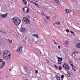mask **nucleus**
I'll use <instances>...</instances> for the list:
<instances>
[{
  "label": "nucleus",
  "mask_w": 80,
  "mask_h": 80,
  "mask_svg": "<svg viewBox=\"0 0 80 80\" xmlns=\"http://www.w3.org/2000/svg\"><path fill=\"white\" fill-rule=\"evenodd\" d=\"M63 77H64V75H62L61 76V78H62V79H63Z\"/></svg>",
  "instance_id": "473e14b6"
},
{
  "label": "nucleus",
  "mask_w": 80,
  "mask_h": 80,
  "mask_svg": "<svg viewBox=\"0 0 80 80\" xmlns=\"http://www.w3.org/2000/svg\"><path fill=\"white\" fill-rule=\"evenodd\" d=\"M41 14L42 15H44V16H45V12H41Z\"/></svg>",
  "instance_id": "b1692460"
},
{
  "label": "nucleus",
  "mask_w": 80,
  "mask_h": 80,
  "mask_svg": "<svg viewBox=\"0 0 80 80\" xmlns=\"http://www.w3.org/2000/svg\"><path fill=\"white\" fill-rule=\"evenodd\" d=\"M29 2H31V3H33V1H31L30 0L29 1Z\"/></svg>",
  "instance_id": "79ce46f5"
},
{
  "label": "nucleus",
  "mask_w": 80,
  "mask_h": 80,
  "mask_svg": "<svg viewBox=\"0 0 80 80\" xmlns=\"http://www.w3.org/2000/svg\"><path fill=\"white\" fill-rule=\"evenodd\" d=\"M35 2H38L39 0H35Z\"/></svg>",
  "instance_id": "a19ab883"
},
{
  "label": "nucleus",
  "mask_w": 80,
  "mask_h": 80,
  "mask_svg": "<svg viewBox=\"0 0 80 80\" xmlns=\"http://www.w3.org/2000/svg\"><path fill=\"white\" fill-rule=\"evenodd\" d=\"M38 70H35V72L37 73H38Z\"/></svg>",
  "instance_id": "f704fd0d"
},
{
  "label": "nucleus",
  "mask_w": 80,
  "mask_h": 80,
  "mask_svg": "<svg viewBox=\"0 0 80 80\" xmlns=\"http://www.w3.org/2000/svg\"><path fill=\"white\" fill-rule=\"evenodd\" d=\"M66 32H67V33H69V30L67 29L66 30Z\"/></svg>",
  "instance_id": "e433bc0d"
},
{
  "label": "nucleus",
  "mask_w": 80,
  "mask_h": 80,
  "mask_svg": "<svg viewBox=\"0 0 80 80\" xmlns=\"http://www.w3.org/2000/svg\"><path fill=\"white\" fill-rule=\"evenodd\" d=\"M56 77L57 80H60V77H59L58 76H56Z\"/></svg>",
  "instance_id": "412c9836"
},
{
  "label": "nucleus",
  "mask_w": 80,
  "mask_h": 80,
  "mask_svg": "<svg viewBox=\"0 0 80 80\" xmlns=\"http://www.w3.org/2000/svg\"><path fill=\"white\" fill-rule=\"evenodd\" d=\"M65 10L66 13H70V12H72V11H71V10L68 9H66Z\"/></svg>",
  "instance_id": "f8f14e48"
},
{
  "label": "nucleus",
  "mask_w": 80,
  "mask_h": 80,
  "mask_svg": "<svg viewBox=\"0 0 80 80\" xmlns=\"http://www.w3.org/2000/svg\"><path fill=\"white\" fill-rule=\"evenodd\" d=\"M23 39L24 42H26V41H27V38H26V37H25L23 38Z\"/></svg>",
  "instance_id": "c85d7f7f"
},
{
  "label": "nucleus",
  "mask_w": 80,
  "mask_h": 80,
  "mask_svg": "<svg viewBox=\"0 0 80 80\" xmlns=\"http://www.w3.org/2000/svg\"><path fill=\"white\" fill-rule=\"evenodd\" d=\"M72 68L73 70L74 71H76V70H77V68H76V67H75V66H72Z\"/></svg>",
  "instance_id": "2eb2a0df"
},
{
  "label": "nucleus",
  "mask_w": 80,
  "mask_h": 80,
  "mask_svg": "<svg viewBox=\"0 0 80 80\" xmlns=\"http://www.w3.org/2000/svg\"><path fill=\"white\" fill-rule=\"evenodd\" d=\"M7 27V26H6V25H3L2 26V27L3 28H4V29H5V28H6V27Z\"/></svg>",
  "instance_id": "a878e982"
},
{
  "label": "nucleus",
  "mask_w": 80,
  "mask_h": 80,
  "mask_svg": "<svg viewBox=\"0 0 80 80\" xmlns=\"http://www.w3.org/2000/svg\"><path fill=\"white\" fill-rule=\"evenodd\" d=\"M7 29L8 32H9V33H11V32H12V30H10L9 29Z\"/></svg>",
  "instance_id": "cd10ccee"
},
{
  "label": "nucleus",
  "mask_w": 80,
  "mask_h": 80,
  "mask_svg": "<svg viewBox=\"0 0 80 80\" xmlns=\"http://www.w3.org/2000/svg\"><path fill=\"white\" fill-rule=\"evenodd\" d=\"M12 21L14 23L15 25L17 26L21 23V20L20 18L16 17L12 18Z\"/></svg>",
  "instance_id": "f03ea898"
},
{
  "label": "nucleus",
  "mask_w": 80,
  "mask_h": 80,
  "mask_svg": "<svg viewBox=\"0 0 80 80\" xmlns=\"http://www.w3.org/2000/svg\"><path fill=\"white\" fill-rule=\"evenodd\" d=\"M69 17H72V15H69Z\"/></svg>",
  "instance_id": "8fccbe9b"
},
{
  "label": "nucleus",
  "mask_w": 80,
  "mask_h": 80,
  "mask_svg": "<svg viewBox=\"0 0 80 80\" xmlns=\"http://www.w3.org/2000/svg\"><path fill=\"white\" fill-rule=\"evenodd\" d=\"M46 60H47V62H48H48H49V61H48V60L46 59Z\"/></svg>",
  "instance_id": "49530a36"
},
{
  "label": "nucleus",
  "mask_w": 80,
  "mask_h": 80,
  "mask_svg": "<svg viewBox=\"0 0 80 80\" xmlns=\"http://www.w3.org/2000/svg\"><path fill=\"white\" fill-rule=\"evenodd\" d=\"M25 80H28V79H25Z\"/></svg>",
  "instance_id": "6e6d98bb"
},
{
  "label": "nucleus",
  "mask_w": 80,
  "mask_h": 80,
  "mask_svg": "<svg viewBox=\"0 0 80 80\" xmlns=\"http://www.w3.org/2000/svg\"><path fill=\"white\" fill-rule=\"evenodd\" d=\"M20 31L21 32H25V31H27V28H25L24 27L21 28H20Z\"/></svg>",
  "instance_id": "0eeeda50"
},
{
  "label": "nucleus",
  "mask_w": 80,
  "mask_h": 80,
  "mask_svg": "<svg viewBox=\"0 0 80 80\" xmlns=\"http://www.w3.org/2000/svg\"><path fill=\"white\" fill-rule=\"evenodd\" d=\"M54 66L56 68H58V67H57L56 65H54Z\"/></svg>",
  "instance_id": "58836bf2"
},
{
  "label": "nucleus",
  "mask_w": 80,
  "mask_h": 80,
  "mask_svg": "<svg viewBox=\"0 0 80 80\" xmlns=\"http://www.w3.org/2000/svg\"><path fill=\"white\" fill-rule=\"evenodd\" d=\"M32 42H35V41L34 40H32Z\"/></svg>",
  "instance_id": "603ef678"
},
{
  "label": "nucleus",
  "mask_w": 80,
  "mask_h": 80,
  "mask_svg": "<svg viewBox=\"0 0 80 80\" xmlns=\"http://www.w3.org/2000/svg\"><path fill=\"white\" fill-rule=\"evenodd\" d=\"M53 25H55V23H53Z\"/></svg>",
  "instance_id": "3c124183"
},
{
  "label": "nucleus",
  "mask_w": 80,
  "mask_h": 80,
  "mask_svg": "<svg viewBox=\"0 0 80 80\" xmlns=\"http://www.w3.org/2000/svg\"><path fill=\"white\" fill-rule=\"evenodd\" d=\"M23 21L25 23H26L27 24H30V22L28 18L27 17H24L23 18Z\"/></svg>",
  "instance_id": "7ed1b4c3"
},
{
  "label": "nucleus",
  "mask_w": 80,
  "mask_h": 80,
  "mask_svg": "<svg viewBox=\"0 0 80 80\" xmlns=\"http://www.w3.org/2000/svg\"><path fill=\"white\" fill-rule=\"evenodd\" d=\"M24 68L26 73L28 74H30V69L27 67L26 66H24Z\"/></svg>",
  "instance_id": "20e7f679"
},
{
  "label": "nucleus",
  "mask_w": 80,
  "mask_h": 80,
  "mask_svg": "<svg viewBox=\"0 0 80 80\" xmlns=\"http://www.w3.org/2000/svg\"><path fill=\"white\" fill-rule=\"evenodd\" d=\"M55 23L58 25H60V22H55Z\"/></svg>",
  "instance_id": "5701e85b"
},
{
  "label": "nucleus",
  "mask_w": 80,
  "mask_h": 80,
  "mask_svg": "<svg viewBox=\"0 0 80 80\" xmlns=\"http://www.w3.org/2000/svg\"><path fill=\"white\" fill-rule=\"evenodd\" d=\"M8 15V13H6V14L1 15V17L2 18H6V17H7V16Z\"/></svg>",
  "instance_id": "9d476101"
},
{
  "label": "nucleus",
  "mask_w": 80,
  "mask_h": 80,
  "mask_svg": "<svg viewBox=\"0 0 80 80\" xmlns=\"http://www.w3.org/2000/svg\"><path fill=\"white\" fill-rule=\"evenodd\" d=\"M67 75H68V77H71V75L69 73H68L67 74Z\"/></svg>",
  "instance_id": "2f4dec72"
},
{
  "label": "nucleus",
  "mask_w": 80,
  "mask_h": 80,
  "mask_svg": "<svg viewBox=\"0 0 80 80\" xmlns=\"http://www.w3.org/2000/svg\"><path fill=\"white\" fill-rule=\"evenodd\" d=\"M73 16L75 15V14L73 13Z\"/></svg>",
  "instance_id": "09e8293b"
},
{
  "label": "nucleus",
  "mask_w": 80,
  "mask_h": 80,
  "mask_svg": "<svg viewBox=\"0 0 80 80\" xmlns=\"http://www.w3.org/2000/svg\"><path fill=\"white\" fill-rule=\"evenodd\" d=\"M23 48V47L22 46H21L19 48L17 49V52H18L19 53L20 52H22V49Z\"/></svg>",
  "instance_id": "6e6552de"
},
{
  "label": "nucleus",
  "mask_w": 80,
  "mask_h": 80,
  "mask_svg": "<svg viewBox=\"0 0 80 80\" xmlns=\"http://www.w3.org/2000/svg\"><path fill=\"white\" fill-rule=\"evenodd\" d=\"M70 32H71L72 34H73V36H75V33H74L73 32L70 31Z\"/></svg>",
  "instance_id": "4be33fe9"
},
{
  "label": "nucleus",
  "mask_w": 80,
  "mask_h": 80,
  "mask_svg": "<svg viewBox=\"0 0 80 80\" xmlns=\"http://www.w3.org/2000/svg\"><path fill=\"white\" fill-rule=\"evenodd\" d=\"M2 59H0V62H2Z\"/></svg>",
  "instance_id": "37998d69"
},
{
  "label": "nucleus",
  "mask_w": 80,
  "mask_h": 80,
  "mask_svg": "<svg viewBox=\"0 0 80 80\" xmlns=\"http://www.w3.org/2000/svg\"><path fill=\"white\" fill-rule=\"evenodd\" d=\"M69 24L70 25H71V26H72V22H70L69 23Z\"/></svg>",
  "instance_id": "4c0bfd02"
},
{
  "label": "nucleus",
  "mask_w": 80,
  "mask_h": 80,
  "mask_svg": "<svg viewBox=\"0 0 80 80\" xmlns=\"http://www.w3.org/2000/svg\"><path fill=\"white\" fill-rule=\"evenodd\" d=\"M62 5H63V4H62Z\"/></svg>",
  "instance_id": "bf43d9fd"
},
{
  "label": "nucleus",
  "mask_w": 80,
  "mask_h": 80,
  "mask_svg": "<svg viewBox=\"0 0 80 80\" xmlns=\"http://www.w3.org/2000/svg\"><path fill=\"white\" fill-rule=\"evenodd\" d=\"M76 46L77 48H80V43H78L76 45Z\"/></svg>",
  "instance_id": "ddd939ff"
},
{
  "label": "nucleus",
  "mask_w": 80,
  "mask_h": 80,
  "mask_svg": "<svg viewBox=\"0 0 80 80\" xmlns=\"http://www.w3.org/2000/svg\"><path fill=\"white\" fill-rule=\"evenodd\" d=\"M9 72H11V71H12V69H9Z\"/></svg>",
  "instance_id": "a18cd8bd"
},
{
  "label": "nucleus",
  "mask_w": 80,
  "mask_h": 80,
  "mask_svg": "<svg viewBox=\"0 0 80 80\" xmlns=\"http://www.w3.org/2000/svg\"><path fill=\"white\" fill-rule=\"evenodd\" d=\"M70 64L71 65L72 67V66H73V62H70Z\"/></svg>",
  "instance_id": "7c9ffc66"
},
{
  "label": "nucleus",
  "mask_w": 80,
  "mask_h": 80,
  "mask_svg": "<svg viewBox=\"0 0 80 80\" xmlns=\"http://www.w3.org/2000/svg\"><path fill=\"white\" fill-rule=\"evenodd\" d=\"M58 68L60 70H62V68L61 67V66H59L58 67Z\"/></svg>",
  "instance_id": "c756f323"
},
{
  "label": "nucleus",
  "mask_w": 80,
  "mask_h": 80,
  "mask_svg": "<svg viewBox=\"0 0 80 80\" xmlns=\"http://www.w3.org/2000/svg\"><path fill=\"white\" fill-rule=\"evenodd\" d=\"M51 40H53L52 39Z\"/></svg>",
  "instance_id": "864d4df0"
},
{
  "label": "nucleus",
  "mask_w": 80,
  "mask_h": 80,
  "mask_svg": "<svg viewBox=\"0 0 80 80\" xmlns=\"http://www.w3.org/2000/svg\"><path fill=\"white\" fill-rule=\"evenodd\" d=\"M8 41H9L10 43H12V40H10V39H8Z\"/></svg>",
  "instance_id": "393cba45"
},
{
  "label": "nucleus",
  "mask_w": 80,
  "mask_h": 80,
  "mask_svg": "<svg viewBox=\"0 0 80 80\" xmlns=\"http://www.w3.org/2000/svg\"><path fill=\"white\" fill-rule=\"evenodd\" d=\"M63 60V59L62 58H58V64H61L62 63V61Z\"/></svg>",
  "instance_id": "1a4fd4ad"
},
{
  "label": "nucleus",
  "mask_w": 80,
  "mask_h": 80,
  "mask_svg": "<svg viewBox=\"0 0 80 80\" xmlns=\"http://www.w3.org/2000/svg\"><path fill=\"white\" fill-rule=\"evenodd\" d=\"M23 3L25 4V5H27V2L25 0H22Z\"/></svg>",
  "instance_id": "f3484780"
},
{
  "label": "nucleus",
  "mask_w": 80,
  "mask_h": 80,
  "mask_svg": "<svg viewBox=\"0 0 80 80\" xmlns=\"http://www.w3.org/2000/svg\"><path fill=\"white\" fill-rule=\"evenodd\" d=\"M37 51L39 53H41V54H42V53L41 52H40V50H39V49H38V48L37 49Z\"/></svg>",
  "instance_id": "6ab92c4d"
},
{
  "label": "nucleus",
  "mask_w": 80,
  "mask_h": 80,
  "mask_svg": "<svg viewBox=\"0 0 80 80\" xmlns=\"http://www.w3.org/2000/svg\"><path fill=\"white\" fill-rule=\"evenodd\" d=\"M28 17H29V18H30V16H28Z\"/></svg>",
  "instance_id": "5fc2aeb1"
},
{
  "label": "nucleus",
  "mask_w": 80,
  "mask_h": 80,
  "mask_svg": "<svg viewBox=\"0 0 80 80\" xmlns=\"http://www.w3.org/2000/svg\"><path fill=\"white\" fill-rule=\"evenodd\" d=\"M28 1H30V0H27Z\"/></svg>",
  "instance_id": "13d9d810"
},
{
  "label": "nucleus",
  "mask_w": 80,
  "mask_h": 80,
  "mask_svg": "<svg viewBox=\"0 0 80 80\" xmlns=\"http://www.w3.org/2000/svg\"><path fill=\"white\" fill-rule=\"evenodd\" d=\"M33 37H36L37 38L38 37V34H34L32 35Z\"/></svg>",
  "instance_id": "4468645a"
},
{
  "label": "nucleus",
  "mask_w": 80,
  "mask_h": 80,
  "mask_svg": "<svg viewBox=\"0 0 80 80\" xmlns=\"http://www.w3.org/2000/svg\"><path fill=\"white\" fill-rule=\"evenodd\" d=\"M39 42V41H36V43H37V42Z\"/></svg>",
  "instance_id": "de8ad7c7"
},
{
  "label": "nucleus",
  "mask_w": 80,
  "mask_h": 80,
  "mask_svg": "<svg viewBox=\"0 0 80 80\" xmlns=\"http://www.w3.org/2000/svg\"><path fill=\"white\" fill-rule=\"evenodd\" d=\"M54 43H55V44H56V45H57V42H54Z\"/></svg>",
  "instance_id": "c03bdc74"
},
{
  "label": "nucleus",
  "mask_w": 80,
  "mask_h": 80,
  "mask_svg": "<svg viewBox=\"0 0 80 80\" xmlns=\"http://www.w3.org/2000/svg\"><path fill=\"white\" fill-rule=\"evenodd\" d=\"M5 62L3 61L2 62V65H1V66H0V68H2L4 66H5Z\"/></svg>",
  "instance_id": "9b49d317"
},
{
  "label": "nucleus",
  "mask_w": 80,
  "mask_h": 80,
  "mask_svg": "<svg viewBox=\"0 0 80 80\" xmlns=\"http://www.w3.org/2000/svg\"><path fill=\"white\" fill-rule=\"evenodd\" d=\"M23 10L24 12H25L26 13H28L29 12V8L27 7H25L23 8Z\"/></svg>",
  "instance_id": "39448f33"
},
{
  "label": "nucleus",
  "mask_w": 80,
  "mask_h": 80,
  "mask_svg": "<svg viewBox=\"0 0 80 80\" xmlns=\"http://www.w3.org/2000/svg\"><path fill=\"white\" fill-rule=\"evenodd\" d=\"M0 32H2V33H5V34H7V33L5 32V31H3L1 30V29H0Z\"/></svg>",
  "instance_id": "a211bd4d"
},
{
  "label": "nucleus",
  "mask_w": 80,
  "mask_h": 80,
  "mask_svg": "<svg viewBox=\"0 0 80 80\" xmlns=\"http://www.w3.org/2000/svg\"><path fill=\"white\" fill-rule=\"evenodd\" d=\"M55 2L58 4L60 3V2L59 1V0H55Z\"/></svg>",
  "instance_id": "bb28decb"
},
{
  "label": "nucleus",
  "mask_w": 80,
  "mask_h": 80,
  "mask_svg": "<svg viewBox=\"0 0 80 80\" xmlns=\"http://www.w3.org/2000/svg\"><path fill=\"white\" fill-rule=\"evenodd\" d=\"M63 67L64 68H66L67 70L69 69V66H68L67 63H65L64 64Z\"/></svg>",
  "instance_id": "423d86ee"
},
{
  "label": "nucleus",
  "mask_w": 80,
  "mask_h": 80,
  "mask_svg": "<svg viewBox=\"0 0 80 80\" xmlns=\"http://www.w3.org/2000/svg\"><path fill=\"white\" fill-rule=\"evenodd\" d=\"M53 42H55V40H53Z\"/></svg>",
  "instance_id": "4d7b16f0"
},
{
  "label": "nucleus",
  "mask_w": 80,
  "mask_h": 80,
  "mask_svg": "<svg viewBox=\"0 0 80 80\" xmlns=\"http://www.w3.org/2000/svg\"><path fill=\"white\" fill-rule=\"evenodd\" d=\"M58 48H59V49H60V46H58Z\"/></svg>",
  "instance_id": "ea45409f"
},
{
  "label": "nucleus",
  "mask_w": 80,
  "mask_h": 80,
  "mask_svg": "<svg viewBox=\"0 0 80 80\" xmlns=\"http://www.w3.org/2000/svg\"><path fill=\"white\" fill-rule=\"evenodd\" d=\"M46 17L48 20H49L50 19V17L48 16H46Z\"/></svg>",
  "instance_id": "72a5a7b5"
},
{
  "label": "nucleus",
  "mask_w": 80,
  "mask_h": 80,
  "mask_svg": "<svg viewBox=\"0 0 80 80\" xmlns=\"http://www.w3.org/2000/svg\"><path fill=\"white\" fill-rule=\"evenodd\" d=\"M65 44L66 45H68L69 44V41H66L65 42Z\"/></svg>",
  "instance_id": "dca6fc26"
},
{
  "label": "nucleus",
  "mask_w": 80,
  "mask_h": 80,
  "mask_svg": "<svg viewBox=\"0 0 80 80\" xmlns=\"http://www.w3.org/2000/svg\"><path fill=\"white\" fill-rule=\"evenodd\" d=\"M33 3V4L35 5H36V6H37V7H39V6H38V4H37V3L36 2H34Z\"/></svg>",
  "instance_id": "aec40b11"
},
{
  "label": "nucleus",
  "mask_w": 80,
  "mask_h": 80,
  "mask_svg": "<svg viewBox=\"0 0 80 80\" xmlns=\"http://www.w3.org/2000/svg\"><path fill=\"white\" fill-rule=\"evenodd\" d=\"M44 22H45V23H47V21L46 20V19H44Z\"/></svg>",
  "instance_id": "c9c22d12"
},
{
  "label": "nucleus",
  "mask_w": 80,
  "mask_h": 80,
  "mask_svg": "<svg viewBox=\"0 0 80 80\" xmlns=\"http://www.w3.org/2000/svg\"><path fill=\"white\" fill-rule=\"evenodd\" d=\"M77 52H78L77 51Z\"/></svg>",
  "instance_id": "052dcab7"
},
{
  "label": "nucleus",
  "mask_w": 80,
  "mask_h": 80,
  "mask_svg": "<svg viewBox=\"0 0 80 80\" xmlns=\"http://www.w3.org/2000/svg\"><path fill=\"white\" fill-rule=\"evenodd\" d=\"M11 56L10 52L8 51H6L4 52L3 53V58L4 59L9 60L11 58Z\"/></svg>",
  "instance_id": "f257e3e1"
}]
</instances>
